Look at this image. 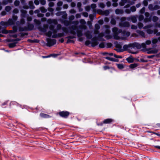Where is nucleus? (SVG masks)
<instances>
[{
  "instance_id": "nucleus-1",
  "label": "nucleus",
  "mask_w": 160,
  "mask_h": 160,
  "mask_svg": "<svg viewBox=\"0 0 160 160\" xmlns=\"http://www.w3.org/2000/svg\"><path fill=\"white\" fill-rule=\"evenodd\" d=\"M151 41L150 40L146 41L145 43H142L141 44L133 42L128 44H125L123 46V48L125 50H131L136 48L139 49L142 48L146 49L148 51V53H156L158 52V50L156 49H152L151 48H147L146 45H149L151 44Z\"/></svg>"
},
{
  "instance_id": "nucleus-2",
  "label": "nucleus",
  "mask_w": 160,
  "mask_h": 160,
  "mask_svg": "<svg viewBox=\"0 0 160 160\" xmlns=\"http://www.w3.org/2000/svg\"><path fill=\"white\" fill-rule=\"evenodd\" d=\"M80 23L82 25H80L79 26L76 25H72L71 27H68V29L70 30V33L74 35L76 34L75 31L77 32V36L78 37H80L83 35L82 31L78 29V28L81 29L86 30V27L84 25L86 23V22L83 19H81L79 20Z\"/></svg>"
},
{
  "instance_id": "nucleus-3",
  "label": "nucleus",
  "mask_w": 160,
  "mask_h": 160,
  "mask_svg": "<svg viewBox=\"0 0 160 160\" xmlns=\"http://www.w3.org/2000/svg\"><path fill=\"white\" fill-rule=\"evenodd\" d=\"M112 32H113V37L115 40L121 39L123 40L126 37H129L130 35V32L125 30L122 31L121 29H119L117 27H114L112 28Z\"/></svg>"
},
{
  "instance_id": "nucleus-4",
  "label": "nucleus",
  "mask_w": 160,
  "mask_h": 160,
  "mask_svg": "<svg viewBox=\"0 0 160 160\" xmlns=\"http://www.w3.org/2000/svg\"><path fill=\"white\" fill-rule=\"evenodd\" d=\"M103 28H104V32H101L98 34V38L100 39H102L104 36V38L107 40L110 39L112 38V36L110 34V27L108 25H104L103 26Z\"/></svg>"
},
{
  "instance_id": "nucleus-5",
  "label": "nucleus",
  "mask_w": 160,
  "mask_h": 160,
  "mask_svg": "<svg viewBox=\"0 0 160 160\" xmlns=\"http://www.w3.org/2000/svg\"><path fill=\"white\" fill-rule=\"evenodd\" d=\"M84 35L87 38L92 39L91 42L88 40H87L85 42V44L86 45L89 46L90 44H91L92 47H94L98 45V42L97 41L96 38H92V35L89 31L87 30L84 33Z\"/></svg>"
},
{
  "instance_id": "nucleus-6",
  "label": "nucleus",
  "mask_w": 160,
  "mask_h": 160,
  "mask_svg": "<svg viewBox=\"0 0 160 160\" xmlns=\"http://www.w3.org/2000/svg\"><path fill=\"white\" fill-rule=\"evenodd\" d=\"M34 28V25L33 24L28 22L27 26L24 27H18V30L20 32L30 31L33 30Z\"/></svg>"
},
{
  "instance_id": "nucleus-7",
  "label": "nucleus",
  "mask_w": 160,
  "mask_h": 160,
  "mask_svg": "<svg viewBox=\"0 0 160 160\" xmlns=\"http://www.w3.org/2000/svg\"><path fill=\"white\" fill-rule=\"evenodd\" d=\"M127 20L126 17H122L120 18L121 22L119 23V26L121 28H128L130 26V24L129 22L125 21Z\"/></svg>"
},
{
  "instance_id": "nucleus-8",
  "label": "nucleus",
  "mask_w": 160,
  "mask_h": 160,
  "mask_svg": "<svg viewBox=\"0 0 160 160\" xmlns=\"http://www.w3.org/2000/svg\"><path fill=\"white\" fill-rule=\"evenodd\" d=\"M47 43L46 45L48 47H51L56 44L57 40L55 39H51L49 38L47 39Z\"/></svg>"
},
{
  "instance_id": "nucleus-9",
  "label": "nucleus",
  "mask_w": 160,
  "mask_h": 160,
  "mask_svg": "<svg viewBox=\"0 0 160 160\" xmlns=\"http://www.w3.org/2000/svg\"><path fill=\"white\" fill-rule=\"evenodd\" d=\"M18 19V17L15 15H13L12 18H9L8 21V25H12L15 24Z\"/></svg>"
},
{
  "instance_id": "nucleus-10",
  "label": "nucleus",
  "mask_w": 160,
  "mask_h": 160,
  "mask_svg": "<svg viewBox=\"0 0 160 160\" xmlns=\"http://www.w3.org/2000/svg\"><path fill=\"white\" fill-rule=\"evenodd\" d=\"M144 15L145 18L144 20V22L146 23L148 22H151L152 21V16H149V13L148 12H145Z\"/></svg>"
},
{
  "instance_id": "nucleus-11",
  "label": "nucleus",
  "mask_w": 160,
  "mask_h": 160,
  "mask_svg": "<svg viewBox=\"0 0 160 160\" xmlns=\"http://www.w3.org/2000/svg\"><path fill=\"white\" fill-rule=\"evenodd\" d=\"M148 8L151 11L156 10L160 9V6L157 5L153 6L152 4H150L148 5Z\"/></svg>"
},
{
  "instance_id": "nucleus-12",
  "label": "nucleus",
  "mask_w": 160,
  "mask_h": 160,
  "mask_svg": "<svg viewBox=\"0 0 160 160\" xmlns=\"http://www.w3.org/2000/svg\"><path fill=\"white\" fill-rule=\"evenodd\" d=\"M137 15H132L127 18V20L128 21H131L133 23H135L137 21Z\"/></svg>"
},
{
  "instance_id": "nucleus-13",
  "label": "nucleus",
  "mask_w": 160,
  "mask_h": 160,
  "mask_svg": "<svg viewBox=\"0 0 160 160\" xmlns=\"http://www.w3.org/2000/svg\"><path fill=\"white\" fill-rule=\"evenodd\" d=\"M110 11H112V10L110 9L109 10H102L100 9L98 10L99 13H100L102 15H104L106 16H107L109 15L110 13Z\"/></svg>"
},
{
  "instance_id": "nucleus-14",
  "label": "nucleus",
  "mask_w": 160,
  "mask_h": 160,
  "mask_svg": "<svg viewBox=\"0 0 160 160\" xmlns=\"http://www.w3.org/2000/svg\"><path fill=\"white\" fill-rule=\"evenodd\" d=\"M69 114V112L67 111H62L59 112V114L61 117L65 118H67Z\"/></svg>"
},
{
  "instance_id": "nucleus-15",
  "label": "nucleus",
  "mask_w": 160,
  "mask_h": 160,
  "mask_svg": "<svg viewBox=\"0 0 160 160\" xmlns=\"http://www.w3.org/2000/svg\"><path fill=\"white\" fill-rule=\"evenodd\" d=\"M64 36V33L62 32L58 33L57 34H53L52 36V38H60L63 37Z\"/></svg>"
},
{
  "instance_id": "nucleus-16",
  "label": "nucleus",
  "mask_w": 160,
  "mask_h": 160,
  "mask_svg": "<svg viewBox=\"0 0 160 160\" xmlns=\"http://www.w3.org/2000/svg\"><path fill=\"white\" fill-rule=\"evenodd\" d=\"M60 21L62 23H63L64 25L66 26H68L70 25L71 24V22L70 21H68L67 20H64L62 21L61 19H60Z\"/></svg>"
},
{
  "instance_id": "nucleus-17",
  "label": "nucleus",
  "mask_w": 160,
  "mask_h": 160,
  "mask_svg": "<svg viewBox=\"0 0 160 160\" xmlns=\"http://www.w3.org/2000/svg\"><path fill=\"white\" fill-rule=\"evenodd\" d=\"M136 32L138 34L139 36L142 38H145V33L144 32L139 30H137Z\"/></svg>"
},
{
  "instance_id": "nucleus-18",
  "label": "nucleus",
  "mask_w": 160,
  "mask_h": 160,
  "mask_svg": "<svg viewBox=\"0 0 160 160\" xmlns=\"http://www.w3.org/2000/svg\"><path fill=\"white\" fill-rule=\"evenodd\" d=\"M48 27L47 25H45L43 26V27H38V29L40 31L43 32H45L47 31V29L48 28Z\"/></svg>"
},
{
  "instance_id": "nucleus-19",
  "label": "nucleus",
  "mask_w": 160,
  "mask_h": 160,
  "mask_svg": "<svg viewBox=\"0 0 160 160\" xmlns=\"http://www.w3.org/2000/svg\"><path fill=\"white\" fill-rule=\"evenodd\" d=\"M47 23L49 24L53 23L55 24H57V21L55 19H48L47 21Z\"/></svg>"
},
{
  "instance_id": "nucleus-20",
  "label": "nucleus",
  "mask_w": 160,
  "mask_h": 160,
  "mask_svg": "<svg viewBox=\"0 0 160 160\" xmlns=\"http://www.w3.org/2000/svg\"><path fill=\"white\" fill-rule=\"evenodd\" d=\"M20 1L23 5L22 8L25 9H28L29 7L27 5L25 0H20Z\"/></svg>"
},
{
  "instance_id": "nucleus-21",
  "label": "nucleus",
  "mask_w": 160,
  "mask_h": 160,
  "mask_svg": "<svg viewBox=\"0 0 160 160\" xmlns=\"http://www.w3.org/2000/svg\"><path fill=\"white\" fill-rule=\"evenodd\" d=\"M115 50L117 51L118 52H123V51L124 50H128V51H131V50H125L124 49V48L123 49H122V47L121 46H117L116 47V48L115 49Z\"/></svg>"
},
{
  "instance_id": "nucleus-22",
  "label": "nucleus",
  "mask_w": 160,
  "mask_h": 160,
  "mask_svg": "<svg viewBox=\"0 0 160 160\" xmlns=\"http://www.w3.org/2000/svg\"><path fill=\"white\" fill-rule=\"evenodd\" d=\"M21 12V18H25L26 15L27 11L25 10L21 9L20 10Z\"/></svg>"
},
{
  "instance_id": "nucleus-23",
  "label": "nucleus",
  "mask_w": 160,
  "mask_h": 160,
  "mask_svg": "<svg viewBox=\"0 0 160 160\" xmlns=\"http://www.w3.org/2000/svg\"><path fill=\"white\" fill-rule=\"evenodd\" d=\"M23 18H21L20 21H18L17 22V24L18 25H23L25 23V20Z\"/></svg>"
},
{
  "instance_id": "nucleus-24",
  "label": "nucleus",
  "mask_w": 160,
  "mask_h": 160,
  "mask_svg": "<svg viewBox=\"0 0 160 160\" xmlns=\"http://www.w3.org/2000/svg\"><path fill=\"white\" fill-rule=\"evenodd\" d=\"M12 2V0H3L2 4L3 5H6L8 3H11Z\"/></svg>"
},
{
  "instance_id": "nucleus-25",
  "label": "nucleus",
  "mask_w": 160,
  "mask_h": 160,
  "mask_svg": "<svg viewBox=\"0 0 160 160\" xmlns=\"http://www.w3.org/2000/svg\"><path fill=\"white\" fill-rule=\"evenodd\" d=\"M95 28L96 30L94 31V34H98L99 33L98 30L100 28V26L99 24L98 23H96L95 25Z\"/></svg>"
},
{
  "instance_id": "nucleus-26",
  "label": "nucleus",
  "mask_w": 160,
  "mask_h": 160,
  "mask_svg": "<svg viewBox=\"0 0 160 160\" xmlns=\"http://www.w3.org/2000/svg\"><path fill=\"white\" fill-rule=\"evenodd\" d=\"M29 8L31 9H33L35 8V7L33 4V2L32 1H30L28 2Z\"/></svg>"
},
{
  "instance_id": "nucleus-27",
  "label": "nucleus",
  "mask_w": 160,
  "mask_h": 160,
  "mask_svg": "<svg viewBox=\"0 0 160 160\" xmlns=\"http://www.w3.org/2000/svg\"><path fill=\"white\" fill-rule=\"evenodd\" d=\"M33 21H34V22L35 23V24L36 25H37V26L38 27H40L41 22L40 20L35 19Z\"/></svg>"
},
{
  "instance_id": "nucleus-28",
  "label": "nucleus",
  "mask_w": 160,
  "mask_h": 160,
  "mask_svg": "<svg viewBox=\"0 0 160 160\" xmlns=\"http://www.w3.org/2000/svg\"><path fill=\"white\" fill-rule=\"evenodd\" d=\"M124 11L122 9H117L115 10V13L117 14H122L123 13Z\"/></svg>"
},
{
  "instance_id": "nucleus-29",
  "label": "nucleus",
  "mask_w": 160,
  "mask_h": 160,
  "mask_svg": "<svg viewBox=\"0 0 160 160\" xmlns=\"http://www.w3.org/2000/svg\"><path fill=\"white\" fill-rule=\"evenodd\" d=\"M0 24L1 25L3 26L4 27H7L8 26V24L7 22H4L2 21L0 22Z\"/></svg>"
},
{
  "instance_id": "nucleus-30",
  "label": "nucleus",
  "mask_w": 160,
  "mask_h": 160,
  "mask_svg": "<svg viewBox=\"0 0 160 160\" xmlns=\"http://www.w3.org/2000/svg\"><path fill=\"white\" fill-rule=\"evenodd\" d=\"M40 116L43 118H48L50 117V116L47 114H44L42 113H41L40 114Z\"/></svg>"
},
{
  "instance_id": "nucleus-31",
  "label": "nucleus",
  "mask_w": 160,
  "mask_h": 160,
  "mask_svg": "<svg viewBox=\"0 0 160 160\" xmlns=\"http://www.w3.org/2000/svg\"><path fill=\"white\" fill-rule=\"evenodd\" d=\"M127 0H121V1L119 2V5L120 6H123L126 3Z\"/></svg>"
},
{
  "instance_id": "nucleus-32",
  "label": "nucleus",
  "mask_w": 160,
  "mask_h": 160,
  "mask_svg": "<svg viewBox=\"0 0 160 160\" xmlns=\"http://www.w3.org/2000/svg\"><path fill=\"white\" fill-rule=\"evenodd\" d=\"M112 121V120L111 119H105L103 123H109Z\"/></svg>"
},
{
  "instance_id": "nucleus-33",
  "label": "nucleus",
  "mask_w": 160,
  "mask_h": 160,
  "mask_svg": "<svg viewBox=\"0 0 160 160\" xmlns=\"http://www.w3.org/2000/svg\"><path fill=\"white\" fill-rule=\"evenodd\" d=\"M152 26L153 25L152 24H150L144 27H143V29L145 30L149 29L152 27Z\"/></svg>"
},
{
  "instance_id": "nucleus-34",
  "label": "nucleus",
  "mask_w": 160,
  "mask_h": 160,
  "mask_svg": "<svg viewBox=\"0 0 160 160\" xmlns=\"http://www.w3.org/2000/svg\"><path fill=\"white\" fill-rule=\"evenodd\" d=\"M17 42H14L10 43L8 44V46L10 48H12L15 47L16 46Z\"/></svg>"
},
{
  "instance_id": "nucleus-35",
  "label": "nucleus",
  "mask_w": 160,
  "mask_h": 160,
  "mask_svg": "<svg viewBox=\"0 0 160 160\" xmlns=\"http://www.w3.org/2000/svg\"><path fill=\"white\" fill-rule=\"evenodd\" d=\"M11 9L12 8L10 6H6L5 8V10L7 12H10Z\"/></svg>"
},
{
  "instance_id": "nucleus-36",
  "label": "nucleus",
  "mask_w": 160,
  "mask_h": 160,
  "mask_svg": "<svg viewBox=\"0 0 160 160\" xmlns=\"http://www.w3.org/2000/svg\"><path fill=\"white\" fill-rule=\"evenodd\" d=\"M63 12L62 14V18L63 19H66L67 16V14L66 11H63Z\"/></svg>"
},
{
  "instance_id": "nucleus-37",
  "label": "nucleus",
  "mask_w": 160,
  "mask_h": 160,
  "mask_svg": "<svg viewBox=\"0 0 160 160\" xmlns=\"http://www.w3.org/2000/svg\"><path fill=\"white\" fill-rule=\"evenodd\" d=\"M126 60L129 63H132L133 62L134 59L131 57H128L126 58Z\"/></svg>"
},
{
  "instance_id": "nucleus-38",
  "label": "nucleus",
  "mask_w": 160,
  "mask_h": 160,
  "mask_svg": "<svg viewBox=\"0 0 160 160\" xmlns=\"http://www.w3.org/2000/svg\"><path fill=\"white\" fill-rule=\"evenodd\" d=\"M138 66V64L137 63H133L131 64L129 66V67L131 68H134Z\"/></svg>"
},
{
  "instance_id": "nucleus-39",
  "label": "nucleus",
  "mask_w": 160,
  "mask_h": 160,
  "mask_svg": "<svg viewBox=\"0 0 160 160\" xmlns=\"http://www.w3.org/2000/svg\"><path fill=\"white\" fill-rule=\"evenodd\" d=\"M118 1V0H112L113 2L112 5L113 7H116L118 6V4L117 2Z\"/></svg>"
},
{
  "instance_id": "nucleus-40",
  "label": "nucleus",
  "mask_w": 160,
  "mask_h": 160,
  "mask_svg": "<svg viewBox=\"0 0 160 160\" xmlns=\"http://www.w3.org/2000/svg\"><path fill=\"white\" fill-rule=\"evenodd\" d=\"M105 58L107 60H109L112 61H117L116 60L112 58H111L108 57H105Z\"/></svg>"
},
{
  "instance_id": "nucleus-41",
  "label": "nucleus",
  "mask_w": 160,
  "mask_h": 160,
  "mask_svg": "<svg viewBox=\"0 0 160 160\" xmlns=\"http://www.w3.org/2000/svg\"><path fill=\"white\" fill-rule=\"evenodd\" d=\"M147 33L148 34H152L154 33V30H152L150 29L146 30Z\"/></svg>"
},
{
  "instance_id": "nucleus-42",
  "label": "nucleus",
  "mask_w": 160,
  "mask_h": 160,
  "mask_svg": "<svg viewBox=\"0 0 160 160\" xmlns=\"http://www.w3.org/2000/svg\"><path fill=\"white\" fill-rule=\"evenodd\" d=\"M138 28L140 29H141L142 28H143V24L142 23V22H139L138 23Z\"/></svg>"
},
{
  "instance_id": "nucleus-43",
  "label": "nucleus",
  "mask_w": 160,
  "mask_h": 160,
  "mask_svg": "<svg viewBox=\"0 0 160 160\" xmlns=\"http://www.w3.org/2000/svg\"><path fill=\"white\" fill-rule=\"evenodd\" d=\"M154 34H155L157 36H160V32H158V30L157 29L154 30Z\"/></svg>"
},
{
  "instance_id": "nucleus-44",
  "label": "nucleus",
  "mask_w": 160,
  "mask_h": 160,
  "mask_svg": "<svg viewBox=\"0 0 160 160\" xmlns=\"http://www.w3.org/2000/svg\"><path fill=\"white\" fill-rule=\"evenodd\" d=\"M110 22L111 23L112 25H115L116 23V21L114 18H112L111 19Z\"/></svg>"
},
{
  "instance_id": "nucleus-45",
  "label": "nucleus",
  "mask_w": 160,
  "mask_h": 160,
  "mask_svg": "<svg viewBox=\"0 0 160 160\" xmlns=\"http://www.w3.org/2000/svg\"><path fill=\"white\" fill-rule=\"evenodd\" d=\"M158 20V18L156 16H153L152 18V20L154 22H156Z\"/></svg>"
},
{
  "instance_id": "nucleus-46",
  "label": "nucleus",
  "mask_w": 160,
  "mask_h": 160,
  "mask_svg": "<svg viewBox=\"0 0 160 160\" xmlns=\"http://www.w3.org/2000/svg\"><path fill=\"white\" fill-rule=\"evenodd\" d=\"M41 11L43 13L46 12L47 11V9L43 7H41L40 8Z\"/></svg>"
},
{
  "instance_id": "nucleus-47",
  "label": "nucleus",
  "mask_w": 160,
  "mask_h": 160,
  "mask_svg": "<svg viewBox=\"0 0 160 160\" xmlns=\"http://www.w3.org/2000/svg\"><path fill=\"white\" fill-rule=\"evenodd\" d=\"M144 17L143 15H140L138 16V20L139 21H141L143 20H144Z\"/></svg>"
},
{
  "instance_id": "nucleus-48",
  "label": "nucleus",
  "mask_w": 160,
  "mask_h": 160,
  "mask_svg": "<svg viewBox=\"0 0 160 160\" xmlns=\"http://www.w3.org/2000/svg\"><path fill=\"white\" fill-rule=\"evenodd\" d=\"M20 3V1L18 0H16L14 2V5L16 7L18 6L19 5Z\"/></svg>"
},
{
  "instance_id": "nucleus-49",
  "label": "nucleus",
  "mask_w": 160,
  "mask_h": 160,
  "mask_svg": "<svg viewBox=\"0 0 160 160\" xmlns=\"http://www.w3.org/2000/svg\"><path fill=\"white\" fill-rule=\"evenodd\" d=\"M27 20L28 22H29L32 20V18L29 15H27Z\"/></svg>"
},
{
  "instance_id": "nucleus-50",
  "label": "nucleus",
  "mask_w": 160,
  "mask_h": 160,
  "mask_svg": "<svg viewBox=\"0 0 160 160\" xmlns=\"http://www.w3.org/2000/svg\"><path fill=\"white\" fill-rule=\"evenodd\" d=\"M131 12H135L136 11V9L135 6H132L130 8Z\"/></svg>"
},
{
  "instance_id": "nucleus-51",
  "label": "nucleus",
  "mask_w": 160,
  "mask_h": 160,
  "mask_svg": "<svg viewBox=\"0 0 160 160\" xmlns=\"http://www.w3.org/2000/svg\"><path fill=\"white\" fill-rule=\"evenodd\" d=\"M158 41V39L156 38H153L152 39V42L153 44H156Z\"/></svg>"
},
{
  "instance_id": "nucleus-52",
  "label": "nucleus",
  "mask_w": 160,
  "mask_h": 160,
  "mask_svg": "<svg viewBox=\"0 0 160 160\" xmlns=\"http://www.w3.org/2000/svg\"><path fill=\"white\" fill-rule=\"evenodd\" d=\"M98 5L99 7L102 8H104L105 6V5L102 2L100 3Z\"/></svg>"
},
{
  "instance_id": "nucleus-53",
  "label": "nucleus",
  "mask_w": 160,
  "mask_h": 160,
  "mask_svg": "<svg viewBox=\"0 0 160 160\" xmlns=\"http://www.w3.org/2000/svg\"><path fill=\"white\" fill-rule=\"evenodd\" d=\"M28 41L31 43L32 42H38L39 41L37 39H34V40H31L29 39Z\"/></svg>"
},
{
  "instance_id": "nucleus-54",
  "label": "nucleus",
  "mask_w": 160,
  "mask_h": 160,
  "mask_svg": "<svg viewBox=\"0 0 160 160\" xmlns=\"http://www.w3.org/2000/svg\"><path fill=\"white\" fill-rule=\"evenodd\" d=\"M145 8L144 7H143L139 11V12L141 14L145 13Z\"/></svg>"
},
{
  "instance_id": "nucleus-55",
  "label": "nucleus",
  "mask_w": 160,
  "mask_h": 160,
  "mask_svg": "<svg viewBox=\"0 0 160 160\" xmlns=\"http://www.w3.org/2000/svg\"><path fill=\"white\" fill-rule=\"evenodd\" d=\"M74 18H75V17L74 15H71V16H70L68 18V19L69 20V21H70L73 20L74 19Z\"/></svg>"
},
{
  "instance_id": "nucleus-56",
  "label": "nucleus",
  "mask_w": 160,
  "mask_h": 160,
  "mask_svg": "<svg viewBox=\"0 0 160 160\" xmlns=\"http://www.w3.org/2000/svg\"><path fill=\"white\" fill-rule=\"evenodd\" d=\"M63 13V11H59L56 13L55 14L57 16H59L62 15Z\"/></svg>"
},
{
  "instance_id": "nucleus-57",
  "label": "nucleus",
  "mask_w": 160,
  "mask_h": 160,
  "mask_svg": "<svg viewBox=\"0 0 160 160\" xmlns=\"http://www.w3.org/2000/svg\"><path fill=\"white\" fill-rule=\"evenodd\" d=\"M52 34V32L51 31H48L46 33V35L47 36H48L49 37H51Z\"/></svg>"
},
{
  "instance_id": "nucleus-58",
  "label": "nucleus",
  "mask_w": 160,
  "mask_h": 160,
  "mask_svg": "<svg viewBox=\"0 0 160 160\" xmlns=\"http://www.w3.org/2000/svg\"><path fill=\"white\" fill-rule=\"evenodd\" d=\"M28 34V33L26 32H20L19 33V35L21 37H24L25 36H27Z\"/></svg>"
},
{
  "instance_id": "nucleus-59",
  "label": "nucleus",
  "mask_w": 160,
  "mask_h": 160,
  "mask_svg": "<svg viewBox=\"0 0 160 160\" xmlns=\"http://www.w3.org/2000/svg\"><path fill=\"white\" fill-rule=\"evenodd\" d=\"M82 15L85 17H88V13L85 12H83L82 13Z\"/></svg>"
},
{
  "instance_id": "nucleus-60",
  "label": "nucleus",
  "mask_w": 160,
  "mask_h": 160,
  "mask_svg": "<svg viewBox=\"0 0 160 160\" xmlns=\"http://www.w3.org/2000/svg\"><path fill=\"white\" fill-rule=\"evenodd\" d=\"M117 66L118 68L120 69H122L124 68L122 64H117Z\"/></svg>"
},
{
  "instance_id": "nucleus-61",
  "label": "nucleus",
  "mask_w": 160,
  "mask_h": 160,
  "mask_svg": "<svg viewBox=\"0 0 160 160\" xmlns=\"http://www.w3.org/2000/svg\"><path fill=\"white\" fill-rule=\"evenodd\" d=\"M62 25L60 24H58L57 26V30L58 31L59 30L62 28Z\"/></svg>"
},
{
  "instance_id": "nucleus-62",
  "label": "nucleus",
  "mask_w": 160,
  "mask_h": 160,
  "mask_svg": "<svg viewBox=\"0 0 160 160\" xmlns=\"http://www.w3.org/2000/svg\"><path fill=\"white\" fill-rule=\"evenodd\" d=\"M142 4L144 6H147L148 5V2L147 0H144L143 1Z\"/></svg>"
},
{
  "instance_id": "nucleus-63",
  "label": "nucleus",
  "mask_w": 160,
  "mask_h": 160,
  "mask_svg": "<svg viewBox=\"0 0 160 160\" xmlns=\"http://www.w3.org/2000/svg\"><path fill=\"white\" fill-rule=\"evenodd\" d=\"M40 3L42 5H44L46 3V1L45 0H39Z\"/></svg>"
},
{
  "instance_id": "nucleus-64",
  "label": "nucleus",
  "mask_w": 160,
  "mask_h": 160,
  "mask_svg": "<svg viewBox=\"0 0 160 160\" xmlns=\"http://www.w3.org/2000/svg\"><path fill=\"white\" fill-rule=\"evenodd\" d=\"M76 12V10L74 9H71L69 10V12L71 14H74Z\"/></svg>"
}]
</instances>
